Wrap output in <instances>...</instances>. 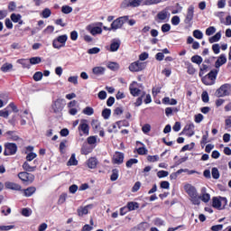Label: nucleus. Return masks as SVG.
Here are the masks:
<instances>
[{
  "label": "nucleus",
  "instance_id": "nucleus-1",
  "mask_svg": "<svg viewBox=\"0 0 231 231\" xmlns=\"http://www.w3.org/2000/svg\"><path fill=\"white\" fill-rule=\"evenodd\" d=\"M184 189L188 196H189L190 201L193 205H199L201 203V198L198 195V189H196V187L187 184L184 186Z\"/></svg>",
  "mask_w": 231,
  "mask_h": 231
},
{
  "label": "nucleus",
  "instance_id": "nucleus-2",
  "mask_svg": "<svg viewBox=\"0 0 231 231\" xmlns=\"http://www.w3.org/2000/svg\"><path fill=\"white\" fill-rule=\"evenodd\" d=\"M127 21H129L128 15L120 16L112 22L108 30H113V32H116V30L122 29L124 27V24H125Z\"/></svg>",
  "mask_w": 231,
  "mask_h": 231
},
{
  "label": "nucleus",
  "instance_id": "nucleus-3",
  "mask_svg": "<svg viewBox=\"0 0 231 231\" xmlns=\"http://www.w3.org/2000/svg\"><path fill=\"white\" fill-rule=\"evenodd\" d=\"M219 73L218 69H212L209 71V73L206 76H202V82L205 84V86H212L214 82H216V79H217V74Z\"/></svg>",
  "mask_w": 231,
  "mask_h": 231
},
{
  "label": "nucleus",
  "instance_id": "nucleus-4",
  "mask_svg": "<svg viewBox=\"0 0 231 231\" xmlns=\"http://www.w3.org/2000/svg\"><path fill=\"white\" fill-rule=\"evenodd\" d=\"M230 95H231V84L229 83L223 84L215 92V97H217V98H221L224 97H230Z\"/></svg>",
  "mask_w": 231,
  "mask_h": 231
},
{
  "label": "nucleus",
  "instance_id": "nucleus-5",
  "mask_svg": "<svg viewBox=\"0 0 231 231\" xmlns=\"http://www.w3.org/2000/svg\"><path fill=\"white\" fill-rule=\"evenodd\" d=\"M67 41H68V35L66 34L60 35L53 40L52 47L55 48V50H60V48H64L66 46Z\"/></svg>",
  "mask_w": 231,
  "mask_h": 231
},
{
  "label": "nucleus",
  "instance_id": "nucleus-6",
  "mask_svg": "<svg viewBox=\"0 0 231 231\" xmlns=\"http://www.w3.org/2000/svg\"><path fill=\"white\" fill-rule=\"evenodd\" d=\"M18 178L21 180V181H23V183H27V185H30V183H33V181H35V175L28 171L19 172Z\"/></svg>",
  "mask_w": 231,
  "mask_h": 231
},
{
  "label": "nucleus",
  "instance_id": "nucleus-7",
  "mask_svg": "<svg viewBox=\"0 0 231 231\" xmlns=\"http://www.w3.org/2000/svg\"><path fill=\"white\" fill-rule=\"evenodd\" d=\"M17 152V144L15 143H6L5 144L4 156H14Z\"/></svg>",
  "mask_w": 231,
  "mask_h": 231
},
{
  "label": "nucleus",
  "instance_id": "nucleus-8",
  "mask_svg": "<svg viewBox=\"0 0 231 231\" xmlns=\"http://www.w3.org/2000/svg\"><path fill=\"white\" fill-rule=\"evenodd\" d=\"M78 131L79 132V136H89V125L88 124V120L83 119L80 121Z\"/></svg>",
  "mask_w": 231,
  "mask_h": 231
},
{
  "label": "nucleus",
  "instance_id": "nucleus-9",
  "mask_svg": "<svg viewBox=\"0 0 231 231\" xmlns=\"http://www.w3.org/2000/svg\"><path fill=\"white\" fill-rule=\"evenodd\" d=\"M128 69L133 73L143 71V69H145V62H140V60L134 61L129 65Z\"/></svg>",
  "mask_w": 231,
  "mask_h": 231
},
{
  "label": "nucleus",
  "instance_id": "nucleus-10",
  "mask_svg": "<svg viewBox=\"0 0 231 231\" xmlns=\"http://www.w3.org/2000/svg\"><path fill=\"white\" fill-rule=\"evenodd\" d=\"M142 5V0H124L121 4L122 8H138Z\"/></svg>",
  "mask_w": 231,
  "mask_h": 231
},
{
  "label": "nucleus",
  "instance_id": "nucleus-11",
  "mask_svg": "<svg viewBox=\"0 0 231 231\" xmlns=\"http://www.w3.org/2000/svg\"><path fill=\"white\" fill-rule=\"evenodd\" d=\"M170 15L169 11L163 9L156 14L155 21L157 23H166V21H169Z\"/></svg>",
  "mask_w": 231,
  "mask_h": 231
},
{
  "label": "nucleus",
  "instance_id": "nucleus-12",
  "mask_svg": "<svg viewBox=\"0 0 231 231\" xmlns=\"http://www.w3.org/2000/svg\"><path fill=\"white\" fill-rule=\"evenodd\" d=\"M51 107H52L53 113L55 114L62 113V110L64 109V99L62 98L56 99L53 102Z\"/></svg>",
  "mask_w": 231,
  "mask_h": 231
},
{
  "label": "nucleus",
  "instance_id": "nucleus-13",
  "mask_svg": "<svg viewBox=\"0 0 231 231\" xmlns=\"http://www.w3.org/2000/svg\"><path fill=\"white\" fill-rule=\"evenodd\" d=\"M194 128H195L194 123L188 124L184 126L181 133L182 134H186V136H189V138H190V136H194L195 134Z\"/></svg>",
  "mask_w": 231,
  "mask_h": 231
},
{
  "label": "nucleus",
  "instance_id": "nucleus-14",
  "mask_svg": "<svg viewBox=\"0 0 231 231\" xmlns=\"http://www.w3.org/2000/svg\"><path fill=\"white\" fill-rule=\"evenodd\" d=\"M124 152H116L112 158V163H114V165H122V163H124Z\"/></svg>",
  "mask_w": 231,
  "mask_h": 231
},
{
  "label": "nucleus",
  "instance_id": "nucleus-15",
  "mask_svg": "<svg viewBox=\"0 0 231 231\" xmlns=\"http://www.w3.org/2000/svg\"><path fill=\"white\" fill-rule=\"evenodd\" d=\"M121 44H122V42H120L119 39H114L110 43V47L107 48V51L111 52L118 51V50H120Z\"/></svg>",
  "mask_w": 231,
  "mask_h": 231
},
{
  "label": "nucleus",
  "instance_id": "nucleus-16",
  "mask_svg": "<svg viewBox=\"0 0 231 231\" xmlns=\"http://www.w3.org/2000/svg\"><path fill=\"white\" fill-rule=\"evenodd\" d=\"M89 208H93V204H88L85 207H79L77 209L78 216L79 217H82L83 216H87V214H89Z\"/></svg>",
  "mask_w": 231,
  "mask_h": 231
},
{
  "label": "nucleus",
  "instance_id": "nucleus-17",
  "mask_svg": "<svg viewBox=\"0 0 231 231\" xmlns=\"http://www.w3.org/2000/svg\"><path fill=\"white\" fill-rule=\"evenodd\" d=\"M5 187L9 190H18V191L23 190V187L20 184L15 182L6 181L5 183Z\"/></svg>",
  "mask_w": 231,
  "mask_h": 231
},
{
  "label": "nucleus",
  "instance_id": "nucleus-18",
  "mask_svg": "<svg viewBox=\"0 0 231 231\" xmlns=\"http://www.w3.org/2000/svg\"><path fill=\"white\" fill-rule=\"evenodd\" d=\"M192 19H194V6L190 5L188 8L187 15L184 20L185 24H190Z\"/></svg>",
  "mask_w": 231,
  "mask_h": 231
},
{
  "label": "nucleus",
  "instance_id": "nucleus-19",
  "mask_svg": "<svg viewBox=\"0 0 231 231\" xmlns=\"http://www.w3.org/2000/svg\"><path fill=\"white\" fill-rule=\"evenodd\" d=\"M134 84H136V81H134L129 86V91L132 97H140V93H142V90L138 88L134 87Z\"/></svg>",
  "mask_w": 231,
  "mask_h": 231
},
{
  "label": "nucleus",
  "instance_id": "nucleus-20",
  "mask_svg": "<svg viewBox=\"0 0 231 231\" xmlns=\"http://www.w3.org/2000/svg\"><path fill=\"white\" fill-rule=\"evenodd\" d=\"M223 64H226V56L225 54H221L217 61L215 62V68L218 69L223 66Z\"/></svg>",
  "mask_w": 231,
  "mask_h": 231
},
{
  "label": "nucleus",
  "instance_id": "nucleus-21",
  "mask_svg": "<svg viewBox=\"0 0 231 231\" xmlns=\"http://www.w3.org/2000/svg\"><path fill=\"white\" fill-rule=\"evenodd\" d=\"M22 167H23V171H25V172H35V171H37V166L30 165L28 161H25L23 163Z\"/></svg>",
  "mask_w": 231,
  "mask_h": 231
},
{
  "label": "nucleus",
  "instance_id": "nucleus-22",
  "mask_svg": "<svg viewBox=\"0 0 231 231\" xmlns=\"http://www.w3.org/2000/svg\"><path fill=\"white\" fill-rule=\"evenodd\" d=\"M87 30L91 33V35H100V33H102V27L99 26L92 27L88 25Z\"/></svg>",
  "mask_w": 231,
  "mask_h": 231
},
{
  "label": "nucleus",
  "instance_id": "nucleus-23",
  "mask_svg": "<svg viewBox=\"0 0 231 231\" xmlns=\"http://www.w3.org/2000/svg\"><path fill=\"white\" fill-rule=\"evenodd\" d=\"M87 164L88 169H97V165H98V160L96 157H90L87 161Z\"/></svg>",
  "mask_w": 231,
  "mask_h": 231
},
{
  "label": "nucleus",
  "instance_id": "nucleus-24",
  "mask_svg": "<svg viewBox=\"0 0 231 231\" xmlns=\"http://www.w3.org/2000/svg\"><path fill=\"white\" fill-rule=\"evenodd\" d=\"M23 194L26 198H30L31 196H33V194H35V191L37 190V188L32 186V187H29L25 189H23Z\"/></svg>",
  "mask_w": 231,
  "mask_h": 231
},
{
  "label": "nucleus",
  "instance_id": "nucleus-25",
  "mask_svg": "<svg viewBox=\"0 0 231 231\" xmlns=\"http://www.w3.org/2000/svg\"><path fill=\"white\" fill-rule=\"evenodd\" d=\"M126 208L128 209L129 212H133V210L140 208V204L138 202L131 201L127 203Z\"/></svg>",
  "mask_w": 231,
  "mask_h": 231
},
{
  "label": "nucleus",
  "instance_id": "nucleus-26",
  "mask_svg": "<svg viewBox=\"0 0 231 231\" xmlns=\"http://www.w3.org/2000/svg\"><path fill=\"white\" fill-rule=\"evenodd\" d=\"M5 134L8 136L9 140H12L13 142H17V140H19V136L15 131H7Z\"/></svg>",
  "mask_w": 231,
  "mask_h": 231
},
{
  "label": "nucleus",
  "instance_id": "nucleus-27",
  "mask_svg": "<svg viewBox=\"0 0 231 231\" xmlns=\"http://www.w3.org/2000/svg\"><path fill=\"white\" fill-rule=\"evenodd\" d=\"M18 64H21L23 68L30 69L32 68V63H30V60L21 59L17 60Z\"/></svg>",
  "mask_w": 231,
  "mask_h": 231
},
{
  "label": "nucleus",
  "instance_id": "nucleus-28",
  "mask_svg": "<svg viewBox=\"0 0 231 231\" xmlns=\"http://www.w3.org/2000/svg\"><path fill=\"white\" fill-rule=\"evenodd\" d=\"M212 208H217V210H221V200L217 199V197H213L212 199Z\"/></svg>",
  "mask_w": 231,
  "mask_h": 231
},
{
  "label": "nucleus",
  "instance_id": "nucleus-29",
  "mask_svg": "<svg viewBox=\"0 0 231 231\" xmlns=\"http://www.w3.org/2000/svg\"><path fill=\"white\" fill-rule=\"evenodd\" d=\"M221 40V32H217L214 36L208 39L210 44H214V42H219Z\"/></svg>",
  "mask_w": 231,
  "mask_h": 231
},
{
  "label": "nucleus",
  "instance_id": "nucleus-30",
  "mask_svg": "<svg viewBox=\"0 0 231 231\" xmlns=\"http://www.w3.org/2000/svg\"><path fill=\"white\" fill-rule=\"evenodd\" d=\"M68 167H71L72 165H79V161L75 157V153H72L69 160L67 162Z\"/></svg>",
  "mask_w": 231,
  "mask_h": 231
},
{
  "label": "nucleus",
  "instance_id": "nucleus-31",
  "mask_svg": "<svg viewBox=\"0 0 231 231\" xmlns=\"http://www.w3.org/2000/svg\"><path fill=\"white\" fill-rule=\"evenodd\" d=\"M207 143H208V131H206V134L202 135V139L200 141L201 148L204 149Z\"/></svg>",
  "mask_w": 231,
  "mask_h": 231
},
{
  "label": "nucleus",
  "instance_id": "nucleus-32",
  "mask_svg": "<svg viewBox=\"0 0 231 231\" xmlns=\"http://www.w3.org/2000/svg\"><path fill=\"white\" fill-rule=\"evenodd\" d=\"M105 71L106 69H104L103 67H94L92 69V73H94V75H104Z\"/></svg>",
  "mask_w": 231,
  "mask_h": 231
},
{
  "label": "nucleus",
  "instance_id": "nucleus-33",
  "mask_svg": "<svg viewBox=\"0 0 231 231\" xmlns=\"http://www.w3.org/2000/svg\"><path fill=\"white\" fill-rule=\"evenodd\" d=\"M191 62H193V64H198V66H199L201 62H203V58L199 55H194L191 57Z\"/></svg>",
  "mask_w": 231,
  "mask_h": 231
},
{
  "label": "nucleus",
  "instance_id": "nucleus-34",
  "mask_svg": "<svg viewBox=\"0 0 231 231\" xmlns=\"http://www.w3.org/2000/svg\"><path fill=\"white\" fill-rule=\"evenodd\" d=\"M14 68V65L12 63H5L4 65H2L1 67V71H3V73H8V71H10V69H12Z\"/></svg>",
  "mask_w": 231,
  "mask_h": 231
},
{
  "label": "nucleus",
  "instance_id": "nucleus-35",
  "mask_svg": "<svg viewBox=\"0 0 231 231\" xmlns=\"http://www.w3.org/2000/svg\"><path fill=\"white\" fill-rule=\"evenodd\" d=\"M107 68L112 71H118V69H120V65L116 62L110 61L107 65Z\"/></svg>",
  "mask_w": 231,
  "mask_h": 231
},
{
  "label": "nucleus",
  "instance_id": "nucleus-36",
  "mask_svg": "<svg viewBox=\"0 0 231 231\" xmlns=\"http://www.w3.org/2000/svg\"><path fill=\"white\" fill-rule=\"evenodd\" d=\"M186 66H187V73L189 75H194V73H196V69L194 68V65H192V63L188 62Z\"/></svg>",
  "mask_w": 231,
  "mask_h": 231
},
{
  "label": "nucleus",
  "instance_id": "nucleus-37",
  "mask_svg": "<svg viewBox=\"0 0 231 231\" xmlns=\"http://www.w3.org/2000/svg\"><path fill=\"white\" fill-rule=\"evenodd\" d=\"M119 172H120V171H118V169H113L112 170V174L110 176L111 181H116V180H118Z\"/></svg>",
  "mask_w": 231,
  "mask_h": 231
},
{
  "label": "nucleus",
  "instance_id": "nucleus-38",
  "mask_svg": "<svg viewBox=\"0 0 231 231\" xmlns=\"http://www.w3.org/2000/svg\"><path fill=\"white\" fill-rule=\"evenodd\" d=\"M93 151V148L88 146V144H85L81 147V154L88 155L89 152Z\"/></svg>",
  "mask_w": 231,
  "mask_h": 231
},
{
  "label": "nucleus",
  "instance_id": "nucleus-39",
  "mask_svg": "<svg viewBox=\"0 0 231 231\" xmlns=\"http://www.w3.org/2000/svg\"><path fill=\"white\" fill-rule=\"evenodd\" d=\"M95 114V110L91 106H87L83 109V115H87V116H91V115Z\"/></svg>",
  "mask_w": 231,
  "mask_h": 231
},
{
  "label": "nucleus",
  "instance_id": "nucleus-40",
  "mask_svg": "<svg viewBox=\"0 0 231 231\" xmlns=\"http://www.w3.org/2000/svg\"><path fill=\"white\" fill-rule=\"evenodd\" d=\"M143 97H145V92H142L141 97H139L135 103L134 106L135 107H140V106H142L143 102Z\"/></svg>",
  "mask_w": 231,
  "mask_h": 231
},
{
  "label": "nucleus",
  "instance_id": "nucleus-41",
  "mask_svg": "<svg viewBox=\"0 0 231 231\" xmlns=\"http://www.w3.org/2000/svg\"><path fill=\"white\" fill-rule=\"evenodd\" d=\"M66 199H68V193H62L59 198L58 205H64Z\"/></svg>",
  "mask_w": 231,
  "mask_h": 231
},
{
  "label": "nucleus",
  "instance_id": "nucleus-42",
  "mask_svg": "<svg viewBox=\"0 0 231 231\" xmlns=\"http://www.w3.org/2000/svg\"><path fill=\"white\" fill-rule=\"evenodd\" d=\"M29 60L32 65L41 64V62H42V59L41 57H32Z\"/></svg>",
  "mask_w": 231,
  "mask_h": 231
},
{
  "label": "nucleus",
  "instance_id": "nucleus-43",
  "mask_svg": "<svg viewBox=\"0 0 231 231\" xmlns=\"http://www.w3.org/2000/svg\"><path fill=\"white\" fill-rule=\"evenodd\" d=\"M211 175L214 180H219V170L216 167L212 168Z\"/></svg>",
  "mask_w": 231,
  "mask_h": 231
},
{
  "label": "nucleus",
  "instance_id": "nucleus-44",
  "mask_svg": "<svg viewBox=\"0 0 231 231\" xmlns=\"http://www.w3.org/2000/svg\"><path fill=\"white\" fill-rule=\"evenodd\" d=\"M102 116L105 120H108L109 116H111V110L109 108H105L102 111Z\"/></svg>",
  "mask_w": 231,
  "mask_h": 231
},
{
  "label": "nucleus",
  "instance_id": "nucleus-45",
  "mask_svg": "<svg viewBox=\"0 0 231 231\" xmlns=\"http://www.w3.org/2000/svg\"><path fill=\"white\" fill-rule=\"evenodd\" d=\"M207 69H208V65H207L206 63H203L199 69V77H203V75H205V71H207Z\"/></svg>",
  "mask_w": 231,
  "mask_h": 231
},
{
  "label": "nucleus",
  "instance_id": "nucleus-46",
  "mask_svg": "<svg viewBox=\"0 0 231 231\" xmlns=\"http://www.w3.org/2000/svg\"><path fill=\"white\" fill-rule=\"evenodd\" d=\"M51 15V10H50V8H45L42 12V17H43V19H48V17H50Z\"/></svg>",
  "mask_w": 231,
  "mask_h": 231
},
{
  "label": "nucleus",
  "instance_id": "nucleus-47",
  "mask_svg": "<svg viewBox=\"0 0 231 231\" xmlns=\"http://www.w3.org/2000/svg\"><path fill=\"white\" fill-rule=\"evenodd\" d=\"M61 12L62 14H71V12H73V8L69 5H63L61 7Z\"/></svg>",
  "mask_w": 231,
  "mask_h": 231
},
{
  "label": "nucleus",
  "instance_id": "nucleus-48",
  "mask_svg": "<svg viewBox=\"0 0 231 231\" xmlns=\"http://www.w3.org/2000/svg\"><path fill=\"white\" fill-rule=\"evenodd\" d=\"M87 142L88 145H95V143H97V135L88 137Z\"/></svg>",
  "mask_w": 231,
  "mask_h": 231
},
{
  "label": "nucleus",
  "instance_id": "nucleus-49",
  "mask_svg": "<svg viewBox=\"0 0 231 231\" xmlns=\"http://www.w3.org/2000/svg\"><path fill=\"white\" fill-rule=\"evenodd\" d=\"M22 216L24 217H30L32 216V210L28 208H23L22 209Z\"/></svg>",
  "mask_w": 231,
  "mask_h": 231
},
{
  "label": "nucleus",
  "instance_id": "nucleus-50",
  "mask_svg": "<svg viewBox=\"0 0 231 231\" xmlns=\"http://www.w3.org/2000/svg\"><path fill=\"white\" fill-rule=\"evenodd\" d=\"M35 158H37V153L35 152H29L27 155H26V162H33V160H35Z\"/></svg>",
  "mask_w": 231,
  "mask_h": 231
},
{
  "label": "nucleus",
  "instance_id": "nucleus-51",
  "mask_svg": "<svg viewBox=\"0 0 231 231\" xmlns=\"http://www.w3.org/2000/svg\"><path fill=\"white\" fill-rule=\"evenodd\" d=\"M138 163V159H129L126 162V167L127 169H131V167H133V165Z\"/></svg>",
  "mask_w": 231,
  "mask_h": 231
},
{
  "label": "nucleus",
  "instance_id": "nucleus-52",
  "mask_svg": "<svg viewBox=\"0 0 231 231\" xmlns=\"http://www.w3.org/2000/svg\"><path fill=\"white\" fill-rule=\"evenodd\" d=\"M199 198L204 203H208V201H210V194L208 193H203Z\"/></svg>",
  "mask_w": 231,
  "mask_h": 231
},
{
  "label": "nucleus",
  "instance_id": "nucleus-53",
  "mask_svg": "<svg viewBox=\"0 0 231 231\" xmlns=\"http://www.w3.org/2000/svg\"><path fill=\"white\" fill-rule=\"evenodd\" d=\"M201 98L202 102H204L205 104L208 103V101L210 100V97H208V92L203 91L201 94Z\"/></svg>",
  "mask_w": 231,
  "mask_h": 231
},
{
  "label": "nucleus",
  "instance_id": "nucleus-54",
  "mask_svg": "<svg viewBox=\"0 0 231 231\" xmlns=\"http://www.w3.org/2000/svg\"><path fill=\"white\" fill-rule=\"evenodd\" d=\"M42 72L37 71L34 73L32 79L35 80V82H39V80H42Z\"/></svg>",
  "mask_w": 231,
  "mask_h": 231
},
{
  "label": "nucleus",
  "instance_id": "nucleus-55",
  "mask_svg": "<svg viewBox=\"0 0 231 231\" xmlns=\"http://www.w3.org/2000/svg\"><path fill=\"white\" fill-rule=\"evenodd\" d=\"M160 160V156L158 155H148L147 161L151 163H154L155 162H158Z\"/></svg>",
  "mask_w": 231,
  "mask_h": 231
},
{
  "label": "nucleus",
  "instance_id": "nucleus-56",
  "mask_svg": "<svg viewBox=\"0 0 231 231\" xmlns=\"http://www.w3.org/2000/svg\"><path fill=\"white\" fill-rule=\"evenodd\" d=\"M147 152H149V151L147 150V148L145 147H139L137 149V153L140 155V156H143L145 154H147Z\"/></svg>",
  "mask_w": 231,
  "mask_h": 231
},
{
  "label": "nucleus",
  "instance_id": "nucleus-57",
  "mask_svg": "<svg viewBox=\"0 0 231 231\" xmlns=\"http://www.w3.org/2000/svg\"><path fill=\"white\" fill-rule=\"evenodd\" d=\"M193 37L195 39H203V32L199 30L193 31Z\"/></svg>",
  "mask_w": 231,
  "mask_h": 231
},
{
  "label": "nucleus",
  "instance_id": "nucleus-58",
  "mask_svg": "<svg viewBox=\"0 0 231 231\" xmlns=\"http://www.w3.org/2000/svg\"><path fill=\"white\" fill-rule=\"evenodd\" d=\"M161 30L162 33H167V32H171V24L164 23L162 25Z\"/></svg>",
  "mask_w": 231,
  "mask_h": 231
},
{
  "label": "nucleus",
  "instance_id": "nucleus-59",
  "mask_svg": "<svg viewBox=\"0 0 231 231\" xmlns=\"http://www.w3.org/2000/svg\"><path fill=\"white\" fill-rule=\"evenodd\" d=\"M11 21H13V23H19V21H21V14H12Z\"/></svg>",
  "mask_w": 231,
  "mask_h": 231
},
{
  "label": "nucleus",
  "instance_id": "nucleus-60",
  "mask_svg": "<svg viewBox=\"0 0 231 231\" xmlns=\"http://www.w3.org/2000/svg\"><path fill=\"white\" fill-rule=\"evenodd\" d=\"M220 50H221V47L219 46L218 43H215L212 45V51L215 53V55L219 54Z\"/></svg>",
  "mask_w": 231,
  "mask_h": 231
},
{
  "label": "nucleus",
  "instance_id": "nucleus-61",
  "mask_svg": "<svg viewBox=\"0 0 231 231\" xmlns=\"http://www.w3.org/2000/svg\"><path fill=\"white\" fill-rule=\"evenodd\" d=\"M216 32V27L210 26L206 30V35L210 37V35H214V32Z\"/></svg>",
  "mask_w": 231,
  "mask_h": 231
},
{
  "label": "nucleus",
  "instance_id": "nucleus-62",
  "mask_svg": "<svg viewBox=\"0 0 231 231\" xmlns=\"http://www.w3.org/2000/svg\"><path fill=\"white\" fill-rule=\"evenodd\" d=\"M157 176L158 178H167V176H169V171L163 170L159 171L157 172Z\"/></svg>",
  "mask_w": 231,
  "mask_h": 231
},
{
  "label": "nucleus",
  "instance_id": "nucleus-63",
  "mask_svg": "<svg viewBox=\"0 0 231 231\" xmlns=\"http://www.w3.org/2000/svg\"><path fill=\"white\" fill-rule=\"evenodd\" d=\"M142 131L144 134H147V133H151V125L149 124H145L143 127H142Z\"/></svg>",
  "mask_w": 231,
  "mask_h": 231
},
{
  "label": "nucleus",
  "instance_id": "nucleus-64",
  "mask_svg": "<svg viewBox=\"0 0 231 231\" xmlns=\"http://www.w3.org/2000/svg\"><path fill=\"white\" fill-rule=\"evenodd\" d=\"M210 230H212V231H221V230H223V224L212 226Z\"/></svg>",
  "mask_w": 231,
  "mask_h": 231
}]
</instances>
